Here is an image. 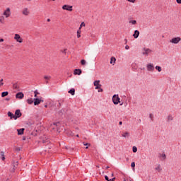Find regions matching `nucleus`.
I'll return each mask as SVG.
<instances>
[{"instance_id":"obj_24","label":"nucleus","mask_w":181,"mask_h":181,"mask_svg":"<svg viewBox=\"0 0 181 181\" xmlns=\"http://www.w3.org/2000/svg\"><path fill=\"white\" fill-rule=\"evenodd\" d=\"M0 23H5V17L4 16H1L0 17Z\"/></svg>"},{"instance_id":"obj_26","label":"nucleus","mask_w":181,"mask_h":181,"mask_svg":"<svg viewBox=\"0 0 181 181\" xmlns=\"http://www.w3.org/2000/svg\"><path fill=\"white\" fill-rule=\"evenodd\" d=\"M156 170H158V172H161L162 171V168H160V165H158L156 168Z\"/></svg>"},{"instance_id":"obj_51","label":"nucleus","mask_w":181,"mask_h":181,"mask_svg":"<svg viewBox=\"0 0 181 181\" xmlns=\"http://www.w3.org/2000/svg\"><path fill=\"white\" fill-rule=\"evenodd\" d=\"M86 149H88V146H86Z\"/></svg>"},{"instance_id":"obj_35","label":"nucleus","mask_w":181,"mask_h":181,"mask_svg":"<svg viewBox=\"0 0 181 181\" xmlns=\"http://www.w3.org/2000/svg\"><path fill=\"white\" fill-rule=\"evenodd\" d=\"M0 155H1V158H4V156H5V152L1 151Z\"/></svg>"},{"instance_id":"obj_39","label":"nucleus","mask_w":181,"mask_h":181,"mask_svg":"<svg viewBox=\"0 0 181 181\" xmlns=\"http://www.w3.org/2000/svg\"><path fill=\"white\" fill-rule=\"evenodd\" d=\"M69 94H71V95H74L75 94V91H69Z\"/></svg>"},{"instance_id":"obj_6","label":"nucleus","mask_w":181,"mask_h":181,"mask_svg":"<svg viewBox=\"0 0 181 181\" xmlns=\"http://www.w3.org/2000/svg\"><path fill=\"white\" fill-rule=\"evenodd\" d=\"M13 90H17V91L21 90V83L16 82L13 83Z\"/></svg>"},{"instance_id":"obj_38","label":"nucleus","mask_w":181,"mask_h":181,"mask_svg":"<svg viewBox=\"0 0 181 181\" xmlns=\"http://www.w3.org/2000/svg\"><path fill=\"white\" fill-rule=\"evenodd\" d=\"M44 78H45V80H50V76H45L44 77Z\"/></svg>"},{"instance_id":"obj_41","label":"nucleus","mask_w":181,"mask_h":181,"mask_svg":"<svg viewBox=\"0 0 181 181\" xmlns=\"http://www.w3.org/2000/svg\"><path fill=\"white\" fill-rule=\"evenodd\" d=\"M131 166L132 168H134L135 166V162H132Z\"/></svg>"},{"instance_id":"obj_27","label":"nucleus","mask_w":181,"mask_h":181,"mask_svg":"<svg viewBox=\"0 0 181 181\" xmlns=\"http://www.w3.org/2000/svg\"><path fill=\"white\" fill-rule=\"evenodd\" d=\"M84 28V27H86V23H84V22H82L81 23V25H80V27H79V29H81V28Z\"/></svg>"},{"instance_id":"obj_2","label":"nucleus","mask_w":181,"mask_h":181,"mask_svg":"<svg viewBox=\"0 0 181 181\" xmlns=\"http://www.w3.org/2000/svg\"><path fill=\"white\" fill-rule=\"evenodd\" d=\"M14 39L16 40L18 43H23V38L21 37L19 34H15L14 35Z\"/></svg>"},{"instance_id":"obj_31","label":"nucleus","mask_w":181,"mask_h":181,"mask_svg":"<svg viewBox=\"0 0 181 181\" xmlns=\"http://www.w3.org/2000/svg\"><path fill=\"white\" fill-rule=\"evenodd\" d=\"M173 119V117H172V115H168V121H172Z\"/></svg>"},{"instance_id":"obj_11","label":"nucleus","mask_w":181,"mask_h":181,"mask_svg":"<svg viewBox=\"0 0 181 181\" xmlns=\"http://www.w3.org/2000/svg\"><path fill=\"white\" fill-rule=\"evenodd\" d=\"M146 67L148 71H153L155 70V66H153V64H148Z\"/></svg>"},{"instance_id":"obj_47","label":"nucleus","mask_w":181,"mask_h":181,"mask_svg":"<svg viewBox=\"0 0 181 181\" xmlns=\"http://www.w3.org/2000/svg\"><path fill=\"white\" fill-rule=\"evenodd\" d=\"M4 42V39L3 38L0 39V42Z\"/></svg>"},{"instance_id":"obj_28","label":"nucleus","mask_w":181,"mask_h":181,"mask_svg":"<svg viewBox=\"0 0 181 181\" xmlns=\"http://www.w3.org/2000/svg\"><path fill=\"white\" fill-rule=\"evenodd\" d=\"M156 69H157L158 71H159V72L162 71V67H160L159 66H156Z\"/></svg>"},{"instance_id":"obj_14","label":"nucleus","mask_w":181,"mask_h":181,"mask_svg":"<svg viewBox=\"0 0 181 181\" xmlns=\"http://www.w3.org/2000/svg\"><path fill=\"white\" fill-rule=\"evenodd\" d=\"M14 115L17 117V119L21 118V117H22V113L21 112L20 110H16Z\"/></svg>"},{"instance_id":"obj_1","label":"nucleus","mask_w":181,"mask_h":181,"mask_svg":"<svg viewBox=\"0 0 181 181\" xmlns=\"http://www.w3.org/2000/svg\"><path fill=\"white\" fill-rule=\"evenodd\" d=\"M39 92L37 91H35L34 92V97H35L34 98V105H39V104H40L41 103H43V98L38 96L39 95Z\"/></svg>"},{"instance_id":"obj_13","label":"nucleus","mask_w":181,"mask_h":181,"mask_svg":"<svg viewBox=\"0 0 181 181\" xmlns=\"http://www.w3.org/2000/svg\"><path fill=\"white\" fill-rule=\"evenodd\" d=\"M81 73H83V71H81V69H78L74 71V76H80Z\"/></svg>"},{"instance_id":"obj_18","label":"nucleus","mask_w":181,"mask_h":181,"mask_svg":"<svg viewBox=\"0 0 181 181\" xmlns=\"http://www.w3.org/2000/svg\"><path fill=\"white\" fill-rule=\"evenodd\" d=\"M17 132H18V135H23V133L25 132V129L22 128V129H17Z\"/></svg>"},{"instance_id":"obj_46","label":"nucleus","mask_w":181,"mask_h":181,"mask_svg":"<svg viewBox=\"0 0 181 181\" xmlns=\"http://www.w3.org/2000/svg\"><path fill=\"white\" fill-rule=\"evenodd\" d=\"M16 151H21V148H17Z\"/></svg>"},{"instance_id":"obj_22","label":"nucleus","mask_w":181,"mask_h":181,"mask_svg":"<svg viewBox=\"0 0 181 181\" xmlns=\"http://www.w3.org/2000/svg\"><path fill=\"white\" fill-rule=\"evenodd\" d=\"M105 180H107V181H115V177H113V178H112V179H110V178L108 177V176H107V175L105 176Z\"/></svg>"},{"instance_id":"obj_4","label":"nucleus","mask_w":181,"mask_h":181,"mask_svg":"<svg viewBox=\"0 0 181 181\" xmlns=\"http://www.w3.org/2000/svg\"><path fill=\"white\" fill-rule=\"evenodd\" d=\"M181 38L180 37H173L170 40V43H173L174 45H177L179 42H180Z\"/></svg>"},{"instance_id":"obj_36","label":"nucleus","mask_w":181,"mask_h":181,"mask_svg":"<svg viewBox=\"0 0 181 181\" xmlns=\"http://www.w3.org/2000/svg\"><path fill=\"white\" fill-rule=\"evenodd\" d=\"M149 118H151V121H153V115L150 114L149 115Z\"/></svg>"},{"instance_id":"obj_29","label":"nucleus","mask_w":181,"mask_h":181,"mask_svg":"<svg viewBox=\"0 0 181 181\" xmlns=\"http://www.w3.org/2000/svg\"><path fill=\"white\" fill-rule=\"evenodd\" d=\"M127 2H129L130 4H135L136 2V0H126Z\"/></svg>"},{"instance_id":"obj_32","label":"nucleus","mask_w":181,"mask_h":181,"mask_svg":"<svg viewBox=\"0 0 181 181\" xmlns=\"http://www.w3.org/2000/svg\"><path fill=\"white\" fill-rule=\"evenodd\" d=\"M86 60H84V59H82L81 61V64H82V66H86Z\"/></svg>"},{"instance_id":"obj_44","label":"nucleus","mask_w":181,"mask_h":181,"mask_svg":"<svg viewBox=\"0 0 181 181\" xmlns=\"http://www.w3.org/2000/svg\"><path fill=\"white\" fill-rule=\"evenodd\" d=\"M69 91H76V89L71 88V89L69 90Z\"/></svg>"},{"instance_id":"obj_34","label":"nucleus","mask_w":181,"mask_h":181,"mask_svg":"<svg viewBox=\"0 0 181 181\" xmlns=\"http://www.w3.org/2000/svg\"><path fill=\"white\" fill-rule=\"evenodd\" d=\"M138 151V148L135 146L133 147V152L135 153Z\"/></svg>"},{"instance_id":"obj_43","label":"nucleus","mask_w":181,"mask_h":181,"mask_svg":"<svg viewBox=\"0 0 181 181\" xmlns=\"http://www.w3.org/2000/svg\"><path fill=\"white\" fill-rule=\"evenodd\" d=\"M177 4H181V0H176Z\"/></svg>"},{"instance_id":"obj_19","label":"nucleus","mask_w":181,"mask_h":181,"mask_svg":"<svg viewBox=\"0 0 181 181\" xmlns=\"http://www.w3.org/2000/svg\"><path fill=\"white\" fill-rule=\"evenodd\" d=\"M115 62H117V59H115V57H112L110 58V64H112V66H114V64H115Z\"/></svg>"},{"instance_id":"obj_42","label":"nucleus","mask_w":181,"mask_h":181,"mask_svg":"<svg viewBox=\"0 0 181 181\" xmlns=\"http://www.w3.org/2000/svg\"><path fill=\"white\" fill-rule=\"evenodd\" d=\"M125 49H126V50H129V46L126 45V46H125Z\"/></svg>"},{"instance_id":"obj_8","label":"nucleus","mask_w":181,"mask_h":181,"mask_svg":"<svg viewBox=\"0 0 181 181\" xmlns=\"http://www.w3.org/2000/svg\"><path fill=\"white\" fill-rule=\"evenodd\" d=\"M62 9L64 11H69V12H71V11H73V6L65 4L62 6Z\"/></svg>"},{"instance_id":"obj_37","label":"nucleus","mask_w":181,"mask_h":181,"mask_svg":"<svg viewBox=\"0 0 181 181\" xmlns=\"http://www.w3.org/2000/svg\"><path fill=\"white\" fill-rule=\"evenodd\" d=\"M1 86H4V80L3 79H0V87Z\"/></svg>"},{"instance_id":"obj_40","label":"nucleus","mask_w":181,"mask_h":181,"mask_svg":"<svg viewBox=\"0 0 181 181\" xmlns=\"http://www.w3.org/2000/svg\"><path fill=\"white\" fill-rule=\"evenodd\" d=\"M161 157H163V159H166V155L165 154H162Z\"/></svg>"},{"instance_id":"obj_16","label":"nucleus","mask_w":181,"mask_h":181,"mask_svg":"<svg viewBox=\"0 0 181 181\" xmlns=\"http://www.w3.org/2000/svg\"><path fill=\"white\" fill-rule=\"evenodd\" d=\"M16 98H19V100H22L23 98L24 95L22 92H20L16 95Z\"/></svg>"},{"instance_id":"obj_45","label":"nucleus","mask_w":181,"mask_h":181,"mask_svg":"<svg viewBox=\"0 0 181 181\" xmlns=\"http://www.w3.org/2000/svg\"><path fill=\"white\" fill-rule=\"evenodd\" d=\"M1 160H5V156L1 157Z\"/></svg>"},{"instance_id":"obj_17","label":"nucleus","mask_w":181,"mask_h":181,"mask_svg":"<svg viewBox=\"0 0 181 181\" xmlns=\"http://www.w3.org/2000/svg\"><path fill=\"white\" fill-rule=\"evenodd\" d=\"M133 37H134V39H138V37H139V31L138 30H136L134 31V33L133 34Z\"/></svg>"},{"instance_id":"obj_10","label":"nucleus","mask_w":181,"mask_h":181,"mask_svg":"<svg viewBox=\"0 0 181 181\" xmlns=\"http://www.w3.org/2000/svg\"><path fill=\"white\" fill-rule=\"evenodd\" d=\"M3 15L5 16V18H9V16H11V8H7L4 11Z\"/></svg>"},{"instance_id":"obj_25","label":"nucleus","mask_w":181,"mask_h":181,"mask_svg":"<svg viewBox=\"0 0 181 181\" xmlns=\"http://www.w3.org/2000/svg\"><path fill=\"white\" fill-rule=\"evenodd\" d=\"M129 23H131L132 25H136V21L131 20L129 21Z\"/></svg>"},{"instance_id":"obj_49","label":"nucleus","mask_w":181,"mask_h":181,"mask_svg":"<svg viewBox=\"0 0 181 181\" xmlns=\"http://www.w3.org/2000/svg\"><path fill=\"white\" fill-rule=\"evenodd\" d=\"M47 22H50V19L49 18L47 19Z\"/></svg>"},{"instance_id":"obj_50","label":"nucleus","mask_w":181,"mask_h":181,"mask_svg":"<svg viewBox=\"0 0 181 181\" xmlns=\"http://www.w3.org/2000/svg\"><path fill=\"white\" fill-rule=\"evenodd\" d=\"M45 108H47V105H45Z\"/></svg>"},{"instance_id":"obj_20","label":"nucleus","mask_w":181,"mask_h":181,"mask_svg":"<svg viewBox=\"0 0 181 181\" xmlns=\"http://www.w3.org/2000/svg\"><path fill=\"white\" fill-rule=\"evenodd\" d=\"M124 138H129V132H126L122 134Z\"/></svg>"},{"instance_id":"obj_33","label":"nucleus","mask_w":181,"mask_h":181,"mask_svg":"<svg viewBox=\"0 0 181 181\" xmlns=\"http://www.w3.org/2000/svg\"><path fill=\"white\" fill-rule=\"evenodd\" d=\"M84 146H91V144L83 142Z\"/></svg>"},{"instance_id":"obj_9","label":"nucleus","mask_w":181,"mask_h":181,"mask_svg":"<svg viewBox=\"0 0 181 181\" xmlns=\"http://www.w3.org/2000/svg\"><path fill=\"white\" fill-rule=\"evenodd\" d=\"M112 101L113 103L117 105L119 104V97L118 96V95H114L112 97Z\"/></svg>"},{"instance_id":"obj_7","label":"nucleus","mask_w":181,"mask_h":181,"mask_svg":"<svg viewBox=\"0 0 181 181\" xmlns=\"http://www.w3.org/2000/svg\"><path fill=\"white\" fill-rule=\"evenodd\" d=\"M60 125L59 122L53 123V124L50 125V129H57V132H59V126Z\"/></svg>"},{"instance_id":"obj_54","label":"nucleus","mask_w":181,"mask_h":181,"mask_svg":"<svg viewBox=\"0 0 181 181\" xmlns=\"http://www.w3.org/2000/svg\"><path fill=\"white\" fill-rule=\"evenodd\" d=\"M43 144H45V141H43Z\"/></svg>"},{"instance_id":"obj_30","label":"nucleus","mask_w":181,"mask_h":181,"mask_svg":"<svg viewBox=\"0 0 181 181\" xmlns=\"http://www.w3.org/2000/svg\"><path fill=\"white\" fill-rule=\"evenodd\" d=\"M6 95H8V92H3L1 93V97H6Z\"/></svg>"},{"instance_id":"obj_48","label":"nucleus","mask_w":181,"mask_h":181,"mask_svg":"<svg viewBox=\"0 0 181 181\" xmlns=\"http://www.w3.org/2000/svg\"><path fill=\"white\" fill-rule=\"evenodd\" d=\"M119 125H122V122H119Z\"/></svg>"},{"instance_id":"obj_23","label":"nucleus","mask_w":181,"mask_h":181,"mask_svg":"<svg viewBox=\"0 0 181 181\" xmlns=\"http://www.w3.org/2000/svg\"><path fill=\"white\" fill-rule=\"evenodd\" d=\"M33 101H35L33 98H30L27 100L28 104H33Z\"/></svg>"},{"instance_id":"obj_3","label":"nucleus","mask_w":181,"mask_h":181,"mask_svg":"<svg viewBox=\"0 0 181 181\" xmlns=\"http://www.w3.org/2000/svg\"><path fill=\"white\" fill-rule=\"evenodd\" d=\"M151 53H152V50L151 49L146 47H144L143 49L142 54H144V56H148L151 54Z\"/></svg>"},{"instance_id":"obj_21","label":"nucleus","mask_w":181,"mask_h":181,"mask_svg":"<svg viewBox=\"0 0 181 181\" xmlns=\"http://www.w3.org/2000/svg\"><path fill=\"white\" fill-rule=\"evenodd\" d=\"M77 37L78 39H80V37H81V30L80 28H78V30H77Z\"/></svg>"},{"instance_id":"obj_5","label":"nucleus","mask_w":181,"mask_h":181,"mask_svg":"<svg viewBox=\"0 0 181 181\" xmlns=\"http://www.w3.org/2000/svg\"><path fill=\"white\" fill-rule=\"evenodd\" d=\"M95 90H100V91H103V89H101V84H100V81H95L93 83Z\"/></svg>"},{"instance_id":"obj_15","label":"nucleus","mask_w":181,"mask_h":181,"mask_svg":"<svg viewBox=\"0 0 181 181\" xmlns=\"http://www.w3.org/2000/svg\"><path fill=\"white\" fill-rule=\"evenodd\" d=\"M8 117H10L11 119H17L16 115H13L12 112H8Z\"/></svg>"},{"instance_id":"obj_53","label":"nucleus","mask_w":181,"mask_h":181,"mask_svg":"<svg viewBox=\"0 0 181 181\" xmlns=\"http://www.w3.org/2000/svg\"><path fill=\"white\" fill-rule=\"evenodd\" d=\"M76 136H77V138H78V136H79L78 134H77Z\"/></svg>"},{"instance_id":"obj_52","label":"nucleus","mask_w":181,"mask_h":181,"mask_svg":"<svg viewBox=\"0 0 181 181\" xmlns=\"http://www.w3.org/2000/svg\"><path fill=\"white\" fill-rule=\"evenodd\" d=\"M106 168H107V169H110V167L107 166V167H106Z\"/></svg>"},{"instance_id":"obj_12","label":"nucleus","mask_w":181,"mask_h":181,"mask_svg":"<svg viewBox=\"0 0 181 181\" xmlns=\"http://www.w3.org/2000/svg\"><path fill=\"white\" fill-rule=\"evenodd\" d=\"M23 15H25V16H28L30 14V11H29L28 8H24L22 11Z\"/></svg>"}]
</instances>
